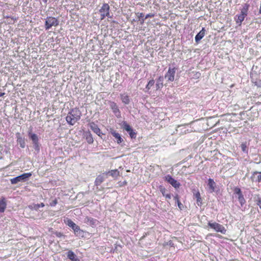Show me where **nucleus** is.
<instances>
[{
  "label": "nucleus",
  "mask_w": 261,
  "mask_h": 261,
  "mask_svg": "<svg viewBox=\"0 0 261 261\" xmlns=\"http://www.w3.org/2000/svg\"><path fill=\"white\" fill-rule=\"evenodd\" d=\"M194 197L196 198V203L198 206H201L202 204V199L201 198L200 194L199 191H197L194 193Z\"/></svg>",
  "instance_id": "obj_22"
},
{
  "label": "nucleus",
  "mask_w": 261,
  "mask_h": 261,
  "mask_svg": "<svg viewBox=\"0 0 261 261\" xmlns=\"http://www.w3.org/2000/svg\"><path fill=\"white\" fill-rule=\"evenodd\" d=\"M174 200L175 201V202L177 203V205H178V208L180 210H182L184 208V205L183 204L180 202L179 200V197H178V195L177 194H176L174 197Z\"/></svg>",
  "instance_id": "obj_29"
},
{
  "label": "nucleus",
  "mask_w": 261,
  "mask_h": 261,
  "mask_svg": "<svg viewBox=\"0 0 261 261\" xmlns=\"http://www.w3.org/2000/svg\"><path fill=\"white\" fill-rule=\"evenodd\" d=\"M5 94V93L4 92H0V97L3 96Z\"/></svg>",
  "instance_id": "obj_45"
},
{
  "label": "nucleus",
  "mask_w": 261,
  "mask_h": 261,
  "mask_svg": "<svg viewBox=\"0 0 261 261\" xmlns=\"http://www.w3.org/2000/svg\"><path fill=\"white\" fill-rule=\"evenodd\" d=\"M6 205V202L4 198L0 200V212L2 213L5 211Z\"/></svg>",
  "instance_id": "obj_25"
},
{
  "label": "nucleus",
  "mask_w": 261,
  "mask_h": 261,
  "mask_svg": "<svg viewBox=\"0 0 261 261\" xmlns=\"http://www.w3.org/2000/svg\"><path fill=\"white\" fill-rule=\"evenodd\" d=\"M67 224L69 227H71L74 231L79 227L78 225L70 219L67 220Z\"/></svg>",
  "instance_id": "obj_21"
},
{
  "label": "nucleus",
  "mask_w": 261,
  "mask_h": 261,
  "mask_svg": "<svg viewBox=\"0 0 261 261\" xmlns=\"http://www.w3.org/2000/svg\"><path fill=\"white\" fill-rule=\"evenodd\" d=\"M109 105L112 110L113 113L118 118L121 117V112L118 108L117 103L114 101H109L108 102Z\"/></svg>",
  "instance_id": "obj_9"
},
{
  "label": "nucleus",
  "mask_w": 261,
  "mask_h": 261,
  "mask_svg": "<svg viewBox=\"0 0 261 261\" xmlns=\"http://www.w3.org/2000/svg\"><path fill=\"white\" fill-rule=\"evenodd\" d=\"M164 77L160 76L156 80L155 84L156 90H161L163 87Z\"/></svg>",
  "instance_id": "obj_17"
},
{
  "label": "nucleus",
  "mask_w": 261,
  "mask_h": 261,
  "mask_svg": "<svg viewBox=\"0 0 261 261\" xmlns=\"http://www.w3.org/2000/svg\"><path fill=\"white\" fill-rule=\"evenodd\" d=\"M44 206V204L43 203H41L40 204H37L34 205V208L36 210H38L40 207H43Z\"/></svg>",
  "instance_id": "obj_39"
},
{
  "label": "nucleus",
  "mask_w": 261,
  "mask_h": 261,
  "mask_svg": "<svg viewBox=\"0 0 261 261\" xmlns=\"http://www.w3.org/2000/svg\"><path fill=\"white\" fill-rule=\"evenodd\" d=\"M154 14H153V13H149V14H147V15H146L145 17V19H147L148 18H149V17H154Z\"/></svg>",
  "instance_id": "obj_40"
},
{
  "label": "nucleus",
  "mask_w": 261,
  "mask_h": 261,
  "mask_svg": "<svg viewBox=\"0 0 261 261\" xmlns=\"http://www.w3.org/2000/svg\"><path fill=\"white\" fill-rule=\"evenodd\" d=\"M216 183L212 178L208 179L207 186L208 188V191L210 193H212L215 190Z\"/></svg>",
  "instance_id": "obj_13"
},
{
  "label": "nucleus",
  "mask_w": 261,
  "mask_h": 261,
  "mask_svg": "<svg viewBox=\"0 0 261 261\" xmlns=\"http://www.w3.org/2000/svg\"><path fill=\"white\" fill-rule=\"evenodd\" d=\"M122 127L127 132L129 131L132 128V127L128 124H127L125 121L123 122Z\"/></svg>",
  "instance_id": "obj_34"
},
{
  "label": "nucleus",
  "mask_w": 261,
  "mask_h": 261,
  "mask_svg": "<svg viewBox=\"0 0 261 261\" xmlns=\"http://www.w3.org/2000/svg\"><path fill=\"white\" fill-rule=\"evenodd\" d=\"M104 180L103 176L98 175L95 179V185L96 186H99Z\"/></svg>",
  "instance_id": "obj_27"
},
{
  "label": "nucleus",
  "mask_w": 261,
  "mask_h": 261,
  "mask_svg": "<svg viewBox=\"0 0 261 261\" xmlns=\"http://www.w3.org/2000/svg\"><path fill=\"white\" fill-rule=\"evenodd\" d=\"M127 133L129 134V135L131 138H136V133L135 132L133 128H132L129 131L127 132Z\"/></svg>",
  "instance_id": "obj_37"
},
{
  "label": "nucleus",
  "mask_w": 261,
  "mask_h": 261,
  "mask_svg": "<svg viewBox=\"0 0 261 261\" xmlns=\"http://www.w3.org/2000/svg\"><path fill=\"white\" fill-rule=\"evenodd\" d=\"M256 204L260 208L261 207V199L258 198L256 200Z\"/></svg>",
  "instance_id": "obj_41"
},
{
  "label": "nucleus",
  "mask_w": 261,
  "mask_h": 261,
  "mask_svg": "<svg viewBox=\"0 0 261 261\" xmlns=\"http://www.w3.org/2000/svg\"><path fill=\"white\" fill-rule=\"evenodd\" d=\"M159 190H160V192L162 193V195L164 196H165L166 197V198L170 199L171 198V194L170 193H168V194L166 193V192L167 190L165 189V188H164L163 186H160L159 187Z\"/></svg>",
  "instance_id": "obj_20"
},
{
  "label": "nucleus",
  "mask_w": 261,
  "mask_h": 261,
  "mask_svg": "<svg viewBox=\"0 0 261 261\" xmlns=\"http://www.w3.org/2000/svg\"><path fill=\"white\" fill-rule=\"evenodd\" d=\"M43 1L45 3H46L47 2V0H43Z\"/></svg>",
  "instance_id": "obj_46"
},
{
  "label": "nucleus",
  "mask_w": 261,
  "mask_h": 261,
  "mask_svg": "<svg viewBox=\"0 0 261 261\" xmlns=\"http://www.w3.org/2000/svg\"><path fill=\"white\" fill-rule=\"evenodd\" d=\"M177 68L175 67H169L168 71L165 75V78L167 79L168 82H173L175 79V74Z\"/></svg>",
  "instance_id": "obj_7"
},
{
  "label": "nucleus",
  "mask_w": 261,
  "mask_h": 261,
  "mask_svg": "<svg viewBox=\"0 0 261 261\" xmlns=\"http://www.w3.org/2000/svg\"><path fill=\"white\" fill-rule=\"evenodd\" d=\"M28 136L32 141L33 147L35 151H36L37 153H39L40 151V144L39 142L38 136L36 134L32 133L31 130L29 132Z\"/></svg>",
  "instance_id": "obj_2"
},
{
  "label": "nucleus",
  "mask_w": 261,
  "mask_h": 261,
  "mask_svg": "<svg viewBox=\"0 0 261 261\" xmlns=\"http://www.w3.org/2000/svg\"><path fill=\"white\" fill-rule=\"evenodd\" d=\"M234 194L238 195L239 196V195H242V192L241 190V189L238 187H235L234 189Z\"/></svg>",
  "instance_id": "obj_38"
},
{
  "label": "nucleus",
  "mask_w": 261,
  "mask_h": 261,
  "mask_svg": "<svg viewBox=\"0 0 261 261\" xmlns=\"http://www.w3.org/2000/svg\"><path fill=\"white\" fill-rule=\"evenodd\" d=\"M205 34V30L204 28H202V30L196 35L195 40L196 43H198L204 36Z\"/></svg>",
  "instance_id": "obj_16"
},
{
  "label": "nucleus",
  "mask_w": 261,
  "mask_h": 261,
  "mask_svg": "<svg viewBox=\"0 0 261 261\" xmlns=\"http://www.w3.org/2000/svg\"><path fill=\"white\" fill-rule=\"evenodd\" d=\"M121 99L123 103L125 105H127L129 103L130 100L128 96L125 94H122L120 95Z\"/></svg>",
  "instance_id": "obj_24"
},
{
  "label": "nucleus",
  "mask_w": 261,
  "mask_h": 261,
  "mask_svg": "<svg viewBox=\"0 0 261 261\" xmlns=\"http://www.w3.org/2000/svg\"><path fill=\"white\" fill-rule=\"evenodd\" d=\"M71 261H80V260L76 257L75 258L72 259Z\"/></svg>",
  "instance_id": "obj_44"
},
{
  "label": "nucleus",
  "mask_w": 261,
  "mask_h": 261,
  "mask_svg": "<svg viewBox=\"0 0 261 261\" xmlns=\"http://www.w3.org/2000/svg\"><path fill=\"white\" fill-rule=\"evenodd\" d=\"M56 236L58 237H61L63 236L62 233L61 232H57L56 233Z\"/></svg>",
  "instance_id": "obj_43"
},
{
  "label": "nucleus",
  "mask_w": 261,
  "mask_h": 261,
  "mask_svg": "<svg viewBox=\"0 0 261 261\" xmlns=\"http://www.w3.org/2000/svg\"><path fill=\"white\" fill-rule=\"evenodd\" d=\"M251 82L257 87H261V80L255 79L252 76L251 77Z\"/></svg>",
  "instance_id": "obj_31"
},
{
  "label": "nucleus",
  "mask_w": 261,
  "mask_h": 261,
  "mask_svg": "<svg viewBox=\"0 0 261 261\" xmlns=\"http://www.w3.org/2000/svg\"><path fill=\"white\" fill-rule=\"evenodd\" d=\"M16 138L17 143L20 145L21 148H24L25 146L24 138L21 137L19 133L17 134Z\"/></svg>",
  "instance_id": "obj_15"
},
{
  "label": "nucleus",
  "mask_w": 261,
  "mask_h": 261,
  "mask_svg": "<svg viewBox=\"0 0 261 261\" xmlns=\"http://www.w3.org/2000/svg\"><path fill=\"white\" fill-rule=\"evenodd\" d=\"M82 113L77 108L71 109L67 114L66 120L68 124L73 125L81 117Z\"/></svg>",
  "instance_id": "obj_1"
},
{
  "label": "nucleus",
  "mask_w": 261,
  "mask_h": 261,
  "mask_svg": "<svg viewBox=\"0 0 261 261\" xmlns=\"http://www.w3.org/2000/svg\"><path fill=\"white\" fill-rule=\"evenodd\" d=\"M253 182H261V172L254 171L250 177Z\"/></svg>",
  "instance_id": "obj_12"
},
{
  "label": "nucleus",
  "mask_w": 261,
  "mask_h": 261,
  "mask_svg": "<svg viewBox=\"0 0 261 261\" xmlns=\"http://www.w3.org/2000/svg\"><path fill=\"white\" fill-rule=\"evenodd\" d=\"M84 222L92 227H96L99 223L98 220L93 218L86 216L84 219Z\"/></svg>",
  "instance_id": "obj_11"
},
{
  "label": "nucleus",
  "mask_w": 261,
  "mask_h": 261,
  "mask_svg": "<svg viewBox=\"0 0 261 261\" xmlns=\"http://www.w3.org/2000/svg\"><path fill=\"white\" fill-rule=\"evenodd\" d=\"M138 17L139 18V20L140 21V23L143 24L145 21V18H144V14L143 13H138L137 14Z\"/></svg>",
  "instance_id": "obj_35"
},
{
  "label": "nucleus",
  "mask_w": 261,
  "mask_h": 261,
  "mask_svg": "<svg viewBox=\"0 0 261 261\" xmlns=\"http://www.w3.org/2000/svg\"><path fill=\"white\" fill-rule=\"evenodd\" d=\"M32 176V173L30 172L23 173L18 176L11 178L10 181L11 184H16L19 182H24Z\"/></svg>",
  "instance_id": "obj_3"
},
{
  "label": "nucleus",
  "mask_w": 261,
  "mask_h": 261,
  "mask_svg": "<svg viewBox=\"0 0 261 261\" xmlns=\"http://www.w3.org/2000/svg\"><path fill=\"white\" fill-rule=\"evenodd\" d=\"M108 173L114 178H117L119 175V171L117 169L112 170Z\"/></svg>",
  "instance_id": "obj_28"
},
{
  "label": "nucleus",
  "mask_w": 261,
  "mask_h": 261,
  "mask_svg": "<svg viewBox=\"0 0 261 261\" xmlns=\"http://www.w3.org/2000/svg\"><path fill=\"white\" fill-rule=\"evenodd\" d=\"M67 257L71 260L77 257L76 255L74 254V253L71 250L68 251L67 252Z\"/></svg>",
  "instance_id": "obj_32"
},
{
  "label": "nucleus",
  "mask_w": 261,
  "mask_h": 261,
  "mask_svg": "<svg viewBox=\"0 0 261 261\" xmlns=\"http://www.w3.org/2000/svg\"><path fill=\"white\" fill-rule=\"evenodd\" d=\"M154 83H155V82L153 79L150 80L148 82L147 85L146 86L144 91L145 92H148L149 90L150 89L151 87L154 85Z\"/></svg>",
  "instance_id": "obj_26"
},
{
  "label": "nucleus",
  "mask_w": 261,
  "mask_h": 261,
  "mask_svg": "<svg viewBox=\"0 0 261 261\" xmlns=\"http://www.w3.org/2000/svg\"><path fill=\"white\" fill-rule=\"evenodd\" d=\"M249 143H247V142H243L241 145L240 147L241 148L242 151L246 154L248 153V146Z\"/></svg>",
  "instance_id": "obj_23"
},
{
  "label": "nucleus",
  "mask_w": 261,
  "mask_h": 261,
  "mask_svg": "<svg viewBox=\"0 0 261 261\" xmlns=\"http://www.w3.org/2000/svg\"><path fill=\"white\" fill-rule=\"evenodd\" d=\"M59 25L58 20L54 17L49 16L46 19L45 22V29L46 30H49L52 27H56Z\"/></svg>",
  "instance_id": "obj_4"
},
{
  "label": "nucleus",
  "mask_w": 261,
  "mask_h": 261,
  "mask_svg": "<svg viewBox=\"0 0 261 261\" xmlns=\"http://www.w3.org/2000/svg\"><path fill=\"white\" fill-rule=\"evenodd\" d=\"M110 133L115 138V141L118 144H120L122 146L125 145V142L121 135L115 130L111 129L110 130Z\"/></svg>",
  "instance_id": "obj_8"
},
{
  "label": "nucleus",
  "mask_w": 261,
  "mask_h": 261,
  "mask_svg": "<svg viewBox=\"0 0 261 261\" xmlns=\"http://www.w3.org/2000/svg\"><path fill=\"white\" fill-rule=\"evenodd\" d=\"M238 200H239V202H240V204L241 205V206H243L246 202L245 199L243 194L239 195L238 196Z\"/></svg>",
  "instance_id": "obj_36"
},
{
  "label": "nucleus",
  "mask_w": 261,
  "mask_h": 261,
  "mask_svg": "<svg viewBox=\"0 0 261 261\" xmlns=\"http://www.w3.org/2000/svg\"><path fill=\"white\" fill-rule=\"evenodd\" d=\"M89 127L95 134L100 136V134H101V130L96 124L93 122H91L89 123Z\"/></svg>",
  "instance_id": "obj_14"
},
{
  "label": "nucleus",
  "mask_w": 261,
  "mask_h": 261,
  "mask_svg": "<svg viewBox=\"0 0 261 261\" xmlns=\"http://www.w3.org/2000/svg\"><path fill=\"white\" fill-rule=\"evenodd\" d=\"M57 200H56V199H55V200H53V201H52V202H51V203H50V205L51 206H55V205L57 204Z\"/></svg>",
  "instance_id": "obj_42"
},
{
  "label": "nucleus",
  "mask_w": 261,
  "mask_h": 261,
  "mask_svg": "<svg viewBox=\"0 0 261 261\" xmlns=\"http://www.w3.org/2000/svg\"><path fill=\"white\" fill-rule=\"evenodd\" d=\"M245 17V16L241 14H239L236 15V16L234 17V20L236 22V23L238 24V25L239 26L241 25L242 22L244 20Z\"/></svg>",
  "instance_id": "obj_18"
},
{
  "label": "nucleus",
  "mask_w": 261,
  "mask_h": 261,
  "mask_svg": "<svg viewBox=\"0 0 261 261\" xmlns=\"http://www.w3.org/2000/svg\"><path fill=\"white\" fill-rule=\"evenodd\" d=\"M74 232V234L77 237H83L84 236V231L81 229L80 227Z\"/></svg>",
  "instance_id": "obj_30"
},
{
  "label": "nucleus",
  "mask_w": 261,
  "mask_h": 261,
  "mask_svg": "<svg viewBox=\"0 0 261 261\" xmlns=\"http://www.w3.org/2000/svg\"><path fill=\"white\" fill-rule=\"evenodd\" d=\"M208 226L211 228L214 229L216 232H221L222 234H225L226 229L221 224L217 222H211L208 223Z\"/></svg>",
  "instance_id": "obj_6"
},
{
  "label": "nucleus",
  "mask_w": 261,
  "mask_h": 261,
  "mask_svg": "<svg viewBox=\"0 0 261 261\" xmlns=\"http://www.w3.org/2000/svg\"><path fill=\"white\" fill-rule=\"evenodd\" d=\"M86 139L89 144H92L93 142V137L90 133L87 134Z\"/></svg>",
  "instance_id": "obj_33"
},
{
  "label": "nucleus",
  "mask_w": 261,
  "mask_h": 261,
  "mask_svg": "<svg viewBox=\"0 0 261 261\" xmlns=\"http://www.w3.org/2000/svg\"><path fill=\"white\" fill-rule=\"evenodd\" d=\"M99 12L100 13L101 20L105 19L106 16L112 18V16L110 15V6L108 4H103L99 9Z\"/></svg>",
  "instance_id": "obj_5"
},
{
  "label": "nucleus",
  "mask_w": 261,
  "mask_h": 261,
  "mask_svg": "<svg viewBox=\"0 0 261 261\" xmlns=\"http://www.w3.org/2000/svg\"><path fill=\"white\" fill-rule=\"evenodd\" d=\"M164 179L165 181L171 185L175 189L178 188L180 186V183L169 174L165 176Z\"/></svg>",
  "instance_id": "obj_10"
},
{
  "label": "nucleus",
  "mask_w": 261,
  "mask_h": 261,
  "mask_svg": "<svg viewBox=\"0 0 261 261\" xmlns=\"http://www.w3.org/2000/svg\"><path fill=\"white\" fill-rule=\"evenodd\" d=\"M249 7H250V5L249 4L245 3L243 6V8L241 10L240 14H241L245 16H247L248 15V11Z\"/></svg>",
  "instance_id": "obj_19"
}]
</instances>
